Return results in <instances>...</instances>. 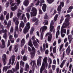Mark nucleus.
I'll use <instances>...</instances> for the list:
<instances>
[{
	"label": "nucleus",
	"mask_w": 73,
	"mask_h": 73,
	"mask_svg": "<svg viewBox=\"0 0 73 73\" xmlns=\"http://www.w3.org/2000/svg\"><path fill=\"white\" fill-rule=\"evenodd\" d=\"M47 57L46 56H45L44 58L42 66L40 70V73H42V72H43V71L44 70L45 68V67L46 68H48V64L47 62Z\"/></svg>",
	"instance_id": "obj_1"
},
{
	"label": "nucleus",
	"mask_w": 73,
	"mask_h": 73,
	"mask_svg": "<svg viewBox=\"0 0 73 73\" xmlns=\"http://www.w3.org/2000/svg\"><path fill=\"white\" fill-rule=\"evenodd\" d=\"M28 45L30 46V47L32 48V50L33 52L30 53V54H31V57L32 58H33L34 57H35V52H36V49L34 47H33V44H32V40H29Z\"/></svg>",
	"instance_id": "obj_2"
},
{
	"label": "nucleus",
	"mask_w": 73,
	"mask_h": 73,
	"mask_svg": "<svg viewBox=\"0 0 73 73\" xmlns=\"http://www.w3.org/2000/svg\"><path fill=\"white\" fill-rule=\"evenodd\" d=\"M1 28H2V30H1L0 31V34H2V33H4V35H3V38H4L5 40H6L7 39V33L8 32V30L7 29H5L4 30V27L3 25H1Z\"/></svg>",
	"instance_id": "obj_3"
},
{
	"label": "nucleus",
	"mask_w": 73,
	"mask_h": 73,
	"mask_svg": "<svg viewBox=\"0 0 73 73\" xmlns=\"http://www.w3.org/2000/svg\"><path fill=\"white\" fill-rule=\"evenodd\" d=\"M47 29V26H44L41 27L40 29V39L42 40L43 38V36H44V33L45 31Z\"/></svg>",
	"instance_id": "obj_4"
},
{
	"label": "nucleus",
	"mask_w": 73,
	"mask_h": 73,
	"mask_svg": "<svg viewBox=\"0 0 73 73\" xmlns=\"http://www.w3.org/2000/svg\"><path fill=\"white\" fill-rule=\"evenodd\" d=\"M69 25V23L68 22L67 24L63 23L62 26L61 27L60 31V33H66V29H64L65 28H66L67 26Z\"/></svg>",
	"instance_id": "obj_5"
},
{
	"label": "nucleus",
	"mask_w": 73,
	"mask_h": 73,
	"mask_svg": "<svg viewBox=\"0 0 73 73\" xmlns=\"http://www.w3.org/2000/svg\"><path fill=\"white\" fill-rule=\"evenodd\" d=\"M30 29V23L28 22L26 24V26L23 30V33L24 34H26L28 32Z\"/></svg>",
	"instance_id": "obj_6"
},
{
	"label": "nucleus",
	"mask_w": 73,
	"mask_h": 73,
	"mask_svg": "<svg viewBox=\"0 0 73 73\" xmlns=\"http://www.w3.org/2000/svg\"><path fill=\"white\" fill-rule=\"evenodd\" d=\"M31 11L32 12H31V17H32V16H36L37 13V9H36L35 8L33 7L32 8Z\"/></svg>",
	"instance_id": "obj_7"
},
{
	"label": "nucleus",
	"mask_w": 73,
	"mask_h": 73,
	"mask_svg": "<svg viewBox=\"0 0 73 73\" xmlns=\"http://www.w3.org/2000/svg\"><path fill=\"white\" fill-rule=\"evenodd\" d=\"M42 59V57L41 56H39V58H38L37 60V65L38 66H39V65L40 66H41V61Z\"/></svg>",
	"instance_id": "obj_8"
},
{
	"label": "nucleus",
	"mask_w": 73,
	"mask_h": 73,
	"mask_svg": "<svg viewBox=\"0 0 73 73\" xmlns=\"http://www.w3.org/2000/svg\"><path fill=\"white\" fill-rule=\"evenodd\" d=\"M65 17H66V19H65V22L64 23H65V24H68V23H69V24H70V23H69V17H70V15H67L65 16Z\"/></svg>",
	"instance_id": "obj_9"
},
{
	"label": "nucleus",
	"mask_w": 73,
	"mask_h": 73,
	"mask_svg": "<svg viewBox=\"0 0 73 73\" xmlns=\"http://www.w3.org/2000/svg\"><path fill=\"white\" fill-rule=\"evenodd\" d=\"M53 25H54V22H53V21H52L50 23V31L51 32H52V31H53V29L54 28Z\"/></svg>",
	"instance_id": "obj_10"
},
{
	"label": "nucleus",
	"mask_w": 73,
	"mask_h": 73,
	"mask_svg": "<svg viewBox=\"0 0 73 73\" xmlns=\"http://www.w3.org/2000/svg\"><path fill=\"white\" fill-rule=\"evenodd\" d=\"M30 64L32 67H34V66L35 67H36V62L35 60H31L30 63Z\"/></svg>",
	"instance_id": "obj_11"
},
{
	"label": "nucleus",
	"mask_w": 73,
	"mask_h": 73,
	"mask_svg": "<svg viewBox=\"0 0 73 73\" xmlns=\"http://www.w3.org/2000/svg\"><path fill=\"white\" fill-rule=\"evenodd\" d=\"M70 51H71V50H70V46H69L67 48L66 52V53L67 54V55H69V53L70 52Z\"/></svg>",
	"instance_id": "obj_12"
},
{
	"label": "nucleus",
	"mask_w": 73,
	"mask_h": 73,
	"mask_svg": "<svg viewBox=\"0 0 73 73\" xmlns=\"http://www.w3.org/2000/svg\"><path fill=\"white\" fill-rule=\"evenodd\" d=\"M19 49V45L17 44L15 45L13 48V50H14L15 52L17 53L18 51V49Z\"/></svg>",
	"instance_id": "obj_13"
},
{
	"label": "nucleus",
	"mask_w": 73,
	"mask_h": 73,
	"mask_svg": "<svg viewBox=\"0 0 73 73\" xmlns=\"http://www.w3.org/2000/svg\"><path fill=\"white\" fill-rule=\"evenodd\" d=\"M29 4V0H25V1L23 2L24 5L26 7Z\"/></svg>",
	"instance_id": "obj_14"
},
{
	"label": "nucleus",
	"mask_w": 73,
	"mask_h": 73,
	"mask_svg": "<svg viewBox=\"0 0 73 73\" xmlns=\"http://www.w3.org/2000/svg\"><path fill=\"white\" fill-rule=\"evenodd\" d=\"M25 44V40L24 38H23L21 41V46L22 47V46H23L24 44Z\"/></svg>",
	"instance_id": "obj_15"
},
{
	"label": "nucleus",
	"mask_w": 73,
	"mask_h": 73,
	"mask_svg": "<svg viewBox=\"0 0 73 73\" xmlns=\"http://www.w3.org/2000/svg\"><path fill=\"white\" fill-rule=\"evenodd\" d=\"M18 8V7L17 5H15L14 7H11V9L12 11H15V10H16Z\"/></svg>",
	"instance_id": "obj_16"
},
{
	"label": "nucleus",
	"mask_w": 73,
	"mask_h": 73,
	"mask_svg": "<svg viewBox=\"0 0 73 73\" xmlns=\"http://www.w3.org/2000/svg\"><path fill=\"white\" fill-rule=\"evenodd\" d=\"M11 23L12 22H11V20H9V21L8 22L7 27L8 28V29H9V27H11Z\"/></svg>",
	"instance_id": "obj_17"
},
{
	"label": "nucleus",
	"mask_w": 73,
	"mask_h": 73,
	"mask_svg": "<svg viewBox=\"0 0 73 73\" xmlns=\"http://www.w3.org/2000/svg\"><path fill=\"white\" fill-rule=\"evenodd\" d=\"M33 3H32L31 6L28 7L27 9V12H31V7H33Z\"/></svg>",
	"instance_id": "obj_18"
},
{
	"label": "nucleus",
	"mask_w": 73,
	"mask_h": 73,
	"mask_svg": "<svg viewBox=\"0 0 73 73\" xmlns=\"http://www.w3.org/2000/svg\"><path fill=\"white\" fill-rule=\"evenodd\" d=\"M46 4H43V7L42 8V10L44 12H45L46 11Z\"/></svg>",
	"instance_id": "obj_19"
},
{
	"label": "nucleus",
	"mask_w": 73,
	"mask_h": 73,
	"mask_svg": "<svg viewBox=\"0 0 73 73\" xmlns=\"http://www.w3.org/2000/svg\"><path fill=\"white\" fill-rule=\"evenodd\" d=\"M15 56L13 55L11 56V60H12V62L11 64L12 65H13L14 63V62L15 61Z\"/></svg>",
	"instance_id": "obj_20"
},
{
	"label": "nucleus",
	"mask_w": 73,
	"mask_h": 73,
	"mask_svg": "<svg viewBox=\"0 0 73 73\" xmlns=\"http://www.w3.org/2000/svg\"><path fill=\"white\" fill-rule=\"evenodd\" d=\"M25 26V24H24V23L23 21H21V23L20 24L19 27H21L22 28H24Z\"/></svg>",
	"instance_id": "obj_21"
},
{
	"label": "nucleus",
	"mask_w": 73,
	"mask_h": 73,
	"mask_svg": "<svg viewBox=\"0 0 73 73\" xmlns=\"http://www.w3.org/2000/svg\"><path fill=\"white\" fill-rule=\"evenodd\" d=\"M19 69V62H17L15 67V70H17Z\"/></svg>",
	"instance_id": "obj_22"
},
{
	"label": "nucleus",
	"mask_w": 73,
	"mask_h": 73,
	"mask_svg": "<svg viewBox=\"0 0 73 73\" xmlns=\"http://www.w3.org/2000/svg\"><path fill=\"white\" fill-rule=\"evenodd\" d=\"M33 44L35 48H38V45L37 42L35 41V42H33Z\"/></svg>",
	"instance_id": "obj_23"
},
{
	"label": "nucleus",
	"mask_w": 73,
	"mask_h": 73,
	"mask_svg": "<svg viewBox=\"0 0 73 73\" xmlns=\"http://www.w3.org/2000/svg\"><path fill=\"white\" fill-rule=\"evenodd\" d=\"M61 8L60 7H58L57 9V11H58V15H60L61 13Z\"/></svg>",
	"instance_id": "obj_24"
},
{
	"label": "nucleus",
	"mask_w": 73,
	"mask_h": 73,
	"mask_svg": "<svg viewBox=\"0 0 73 73\" xmlns=\"http://www.w3.org/2000/svg\"><path fill=\"white\" fill-rule=\"evenodd\" d=\"M60 35V31H57L56 34V38H57L58 36Z\"/></svg>",
	"instance_id": "obj_25"
},
{
	"label": "nucleus",
	"mask_w": 73,
	"mask_h": 73,
	"mask_svg": "<svg viewBox=\"0 0 73 73\" xmlns=\"http://www.w3.org/2000/svg\"><path fill=\"white\" fill-rule=\"evenodd\" d=\"M24 64H25V63L23 61L21 60L20 62V65H21L22 66V67H24Z\"/></svg>",
	"instance_id": "obj_26"
},
{
	"label": "nucleus",
	"mask_w": 73,
	"mask_h": 73,
	"mask_svg": "<svg viewBox=\"0 0 73 73\" xmlns=\"http://www.w3.org/2000/svg\"><path fill=\"white\" fill-rule=\"evenodd\" d=\"M8 36H9V39L10 40H11L13 39V38H12V37H13V36L12 35H11V33H10L9 32H8Z\"/></svg>",
	"instance_id": "obj_27"
},
{
	"label": "nucleus",
	"mask_w": 73,
	"mask_h": 73,
	"mask_svg": "<svg viewBox=\"0 0 73 73\" xmlns=\"http://www.w3.org/2000/svg\"><path fill=\"white\" fill-rule=\"evenodd\" d=\"M33 21H36V23H37V22L38 21V19L36 18V17L34 18L33 19Z\"/></svg>",
	"instance_id": "obj_28"
},
{
	"label": "nucleus",
	"mask_w": 73,
	"mask_h": 73,
	"mask_svg": "<svg viewBox=\"0 0 73 73\" xmlns=\"http://www.w3.org/2000/svg\"><path fill=\"white\" fill-rule=\"evenodd\" d=\"M22 14V13H18L17 15V17H18V18H20H20H21V16H21Z\"/></svg>",
	"instance_id": "obj_29"
},
{
	"label": "nucleus",
	"mask_w": 73,
	"mask_h": 73,
	"mask_svg": "<svg viewBox=\"0 0 73 73\" xmlns=\"http://www.w3.org/2000/svg\"><path fill=\"white\" fill-rule=\"evenodd\" d=\"M68 40H73L72 36L71 35H70L68 36Z\"/></svg>",
	"instance_id": "obj_30"
},
{
	"label": "nucleus",
	"mask_w": 73,
	"mask_h": 73,
	"mask_svg": "<svg viewBox=\"0 0 73 73\" xmlns=\"http://www.w3.org/2000/svg\"><path fill=\"white\" fill-rule=\"evenodd\" d=\"M58 14H56L54 18V21H56V20H57V19L58 17Z\"/></svg>",
	"instance_id": "obj_31"
},
{
	"label": "nucleus",
	"mask_w": 73,
	"mask_h": 73,
	"mask_svg": "<svg viewBox=\"0 0 73 73\" xmlns=\"http://www.w3.org/2000/svg\"><path fill=\"white\" fill-rule=\"evenodd\" d=\"M64 57H65V51H64L63 53L62 57H61V61H62V60H63L64 59Z\"/></svg>",
	"instance_id": "obj_32"
},
{
	"label": "nucleus",
	"mask_w": 73,
	"mask_h": 73,
	"mask_svg": "<svg viewBox=\"0 0 73 73\" xmlns=\"http://www.w3.org/2000/svg\"><path fill=\"white\" fill-rule=\"evenodd\" d=\"M64 2H60V5L59 6H58V7H60V8H61V6H62V7H64Z\"/></svg>",
	"instance_id": "obj_33"
},
{
	"label": "nucleus",
	"mask_w": 73,
	"mask_h": 73,
	"mask_svg": "<svg viewBox=\"0 0 73 73\" xmlns=\"http://www.w3.org/2000/svg\"><path fill=\"white\" fill-rule=\"evenodd\" d=\"M49 36L50 37H52V33H51L49 32V33H48L46 35V36Z\"/></svg>",
	"instance_id": "obj_34"
},
{
	"label": "nucleus",
	"mask_w": 73,
	"mask_h": 73,
	"mask_svg": "<svg viewBox=\"0 0 73 73\" xmlns=\"http://www.w3.org/2000/svg\"><path fill=\"white\" fill-rule=\"evenodd\" d=\"M7 58V56H6V55L5 54H4L2 56V60H4Z\"/></svg>",
	"instance_id": "obj_35"
},
{
	"label": "nucleus",
	"mask_w": 73,
	"mask_h": 73,
	"mask_svg": "<svg viewBox=\"0 0 73 73\" xmlns=\"http://www.w3.org/2000/svg\"><path fill=\"white\" fill-rule=\"evenodd\" d=\"M44 19H48V14L47 13H46L44 17Z\"/></svg>",
	"instance_id": "obj_36"
},
{
	"label": "nucleus",
	"mask_w": 73,
	"mask_h": 73,
	"mask_svg": "<svg viewBox=\"0 0 73 73\" xmlns=\"http://www.w3.org/2000/svg\"><path fill=\"white\" fill-rule=\"evenodd\" d=\"M34 30H35V29L34 28L32 27L31 29L30 33V34H31V35H32L33 34V32Z\"/></svg>",
	"instance_id": "obj_37"
},
{
	"label": "nucleus",
	"mask_w": 73,
	"mask_h": 73,
	"mask_svg": "<svg viewBox=\"0 0 73 73\" xmlns=\"http://www.w3.org/2000/svg\"><path fill=\"white\" fill-rule=\"evenodd\" d=\"M31 40L33 41V42H35V41H36V40H35V36H33L31 38Z\"/></svg>",
	"instance_id": "obj_38"
},
{
	"label": "nucleus",
	"mask_w": 73,
	"mask_h": 73,
	"mask_svg": "<svg viewBox=\"0 0 73 73\" xmlns=\"http://www.w3.org/2000/svg\"><path fill=\"white\" fill-rule=\"evenodd\" d=\"M12 69L13 70V71L11 70H9L10 73H14V72H15V68H12Z\"/></svg>",
	"instance_id": "obj_39"
},
{
	"label": "nucleus",
	"mask_w": 73,
	"mask_h": 73,
	"mask_svg": "<svg viewBox=\"0 0 73 73\" xmlns=\"http://www.w3.org/2000/svg\"><path fill=\"white\" fill-rule=\"evenodd\" d=\"M49 4H51L53 2L54 0H47Z\"/></svg>",
	"instance_id": "obj_40"
},
{
	"label": "nucleus",
	"mask_w": 73,
	"mask_h": 73,
	"mask_svg": "<svg viewBox=\"0 0 73 73\" xmlns=\"http://www.w3.org/2000/svg\"><path fill=\"white\" fill-rule=\"evenodd\" d=\"M0 19L1 20H4V17L3 16V15L2 14L0 18Z\"/></svg>",
	"instance_id": "obj_41"
},
{
	"label": "nucleus",
	"mask_w": 73,
	"mask_h": 73,
	"mask_svg": "<svg viewBox=\"0 0 73 73\" xmlns=\"http://www.w3.org/2000/svg\"><path fill=\"white\" fill-rule=\"evenodd\" d=\"M3 71H4V70H5V72H6L7 70V69H8V66H5L4 67H3Z\"/></svg>",
	"instance_id": "obj_42"
},
{
	"label": "nucleus",
	"mask_w": 73,
	"mask_h": 73,
	"mask_svg": "<svg viewBox=\"0 0 73 73\" xmlns=\"http://www.w3.org/2000/svg\"><path fill=\"white\" fill-rule=\"evenodd\" d=\"M53 53H56V46H55V47L53 48Z\"/></svg>",
	"instance_id": "obj_43"
},
{
	"label": "nucleus",
	"mask_w": 73,
	"mask_h": 73,
	"mask_svg": "<svg viewBox=\"0 0 73 73\" xmlns=\"http://www.w3.org/2000/svg\"><path fill=\"white\" fill-rule=\"evenodd\" d=\"M22 29H21V27H19V30L17 31L18 33H20L19 32H22Z\"/></svg>",
	"instance_id": "obj_44"
},
{
	"label": "nucleus",
	"mask_w": 73,
	"mask_h": 73,
	"mask_svg": "<svg viewBox=\"0 0 73 73\" xmlns=\"http://www.w3.org/2000/svg\"><path fill=\"white\" fill-rule=\"evenodd\" d=\"M43 23H45L44 25H47L48 24V21L47 20H46L45 21H44Z\"/></svg>",
	"instance_id": "obj_45"
},
{
	"label": "nucleus",
	"mask_w": 73,
	"mask_h": 73,
	"mask_svg": "<svg viewBox=\"0 0 73 73\" xmlns=\"http://www.w3.org/2000/svg\"><path fill=\"white\" fill-rule=\"evenodd\" d=\"M52 36H48V41H51L52 40Z\"/></svg>",
	"instance_id": "obj_46"
},
{
	"label": "nucleus",
	"mask_w": 73,
	"mask_h": 73,
	"mask_svg": "<svg viewBox=\"0 0 73 73\" xmlns=\"http://www.w3.org/2000/svg\"><path fill=\"white\" fill-rule=\"evenodd\" d=\"M9 13H8L6 15V19L7 20H8V19H9Z\"/></svg>",
	"instance_id": "obj_47"
},
{
	"label": "nucleus",
	"mask_w": 73,
	"mask_h": 73,
	"mask_svg": "<svg viewBox=\"0 0 73 73\" xmlns=\"http://www.w3.org/2000/svg\"><path fill=\"white\" fill-rule=\"evenodd\" d=\"M48 61L49 62H50V64H52V59L50 58H48Z\"/></svg>",
	"instance_id": "obj_48"
},
{
	"label": "nucleus",
	"mask_w": 73,
	"mask_h": 73,
	"mask_svg": "<svg viewBox=\"0 0 73 73\" xmlns=\"http://www.w3.org/2000/svg\"><path fill=\"white\" fill-rule=\"evenodd\" d=\"M5 47V44H2V45L1 46V48L3 49Z\"/></svg>",
	"instance_id": "obj_49"
},
{
	"label": "nucleus",
	"mask_w": 73,
	"mask_h": 73,
	"mask_svg": "<svg viewBox=\"0 0 73 73\" xmlns=\"http://www.w3.org/2000/svg\"><path fill=\"white\" fill-rule=\"evenodd\" d=\"M23 70L24 68L22 67L21 68L20 71V73H23Z\"/></svg>",
	"instance_id": "obj_50"
},
{
	"label": "nucleus",
	"mask_w": 73,
	"mask_h": 73,
	"mask_svg": "<svg viewBox=\"0 0 73 73\" xmlns=\"http://www.w3.org/2000/svg\"><path fill=\"white\" fill-rule=\"evenodd\" d=\"M24 18L25 17V14H23L21 17H21L20 18V20H23V18H24Z\"/></svg>",
	"instance_id": "obj_51"
},
{
	"label": "nucleus",
	"mask_w": 73,
	"mask_h": 73,
	"mask_svg": "<svg viewBox=\"0 0 73 73\" xmlns=\"http://www.w3.org/2000/svg\"><path fill=\"white\" fill-rule=\"evenodd\" d=\"M25 67L27 69H29V65L28 63H26L25 64Z\"/></svg>",
	"instance_id": "obj_52"
},
{
	"label": "nucleus",
	"mask_w": 73,
	"mask_h": 73,
	"mask_svg": "<svg viewBox=\"0 0 73 73\" xmlns=\"http://www.w3.org/2000/svg\"><path fill=\"white\" fill-rule=\"evenodd\" d=\"M72 64H70V65L69 67V70L70 72H71V70L72 69Z\"/></svg>",
	"instance_id": "obj_53"
},
{
	"label": "nucleus",
	"mask_w": 73,
	"mask_h": 73,
	"mask_svg": "<svg viewBox=\"0 0 73 73\" xmlns=\"http://www.w3.org/2000/svg\"><path fill=\"white\" fill-rule=\"evenodd\" d=\"M26 14L27 18H28V20H29V17H30L29 13H26Z\"/></svg>",
	"instance_id": "obj_54"
},
{
	"label": "nucleus",
	"mask_w": 73,
	"mask_h": 73,
	"mask_svg": "<svg viewBox=\"0 0 73 73\" xmlns=\"http://www.w3.org/2000/svg\"><path fill=\"white\" fill-rule=\"evenodd\" d=\"M9 2H7L6 4V8H8V6H9Z\"/></svg>",
	"instance_id": "obj_55"
},
{
	"label": "nucleus",
	"mask_w": 73,
	"mask_h": 73,
	"mask_svg": "<svg viewBox=\"0 0 73 73\" xmlns=\"http://www.w3.org/2000/svg\"><path fill=\"white\" fill-rule=\"evenodd\" d=\"M3 24L4 25H7V21L6 20H4L3 22Z\"/></svg>",
	"instance_id": "obj_56"
},
{
	"label": "nucleus",
	"mask_w": 73,
	"mask_h": 73,
	"mask_svg": "<svg viewBox=\"0 0 73 73\" xmlns=\"http://www.w3.org/2000/svg\"><path fill=\"white\" fill-rule=\"evenodd\" d=\"M18 20V19L17 17H14L13 18V21L15 22L16 20Z\"/></svg>",
	"instance_id": "obj_57"
},
{
	"label": "nucleus",
	"mask_w": 73,
	"mask_h": 73,
	"mask_svg": "<svg viewBox=\"0 0 73 73\" xmlns=\"http://www.w3.org/2000/svg\"><path fill=\"white\" fill-rule=\"evenodd\" d=\"M27 60V57L25 56H23V61H26V60Z\"/></svg>",
	"instance_id": "obj_58"
},
{
	"label": "nucleus",
	"mask_w": 73,
	"mask_h": 73,
	"mask_svg": "<svg viewBox=\"0 0 73 73\" xmlns=\"http://www.w3.org/2000/svg\"><path fill=\"white\" fill-rule=\"evenodd\" d=\"M23 21L25 23H26L27 22V18L26 17H24L23 18Z\"/></svg>",
	"instance_id": "obj_59"
},
{
	"label": "nucleus",
	"mask_w": 73,
	"mask_h": 73,
	"mask_svg": "<svg viewBox=\"0 0 73 73\" xmlns=\"http://www.w3.org/2000/svg\"><path fill=\"white\" fill-rule=\"evenodd\" d=\"M52 68L53 70H55V69H56V66L54 65H53L52 66Z\"/></svg>",
	"instance_id": "obj_60"
},
{
	"label": "nucleus",
	"mask_w": 73,
	"mask_h": 73,
	"mask_svg": "<svg viewBox=\"0 0 73 73\" xmlns=\"http://www.w3.org/2000/svg\"><path fill=\"white\" fill-rule=\"evenodd\" d=\"M10 18H12L13 16V12H11L10 13Z\"/></svg>",
	"instance_id": "obj_61"
},
{
	"label": "nucleus",
	"mask_w": 73,
	"mask_h": 73,
	"mask_svg": "<svg viewBox=\"0 0 73 73\" xmlns=\"http://www.w3.org/2000/svg\"><path fill=\"white\" fill-rule=\"evenodd\" d=\"M13 32V27L12 26L11 28L10 32L12 33Z\"/></svg>",
	"instance_id": "obj_62"
},
{
	"label": "nucleus",
	"mask_w": 73,
	"mask_h": 73,
	"mask_svg": "<svg viewBox=\"0 0 73 73\" xmlns=\"http://www.w3.org/2000/svg\"><path fill=\"white\" fill-rule=\"evenodd\" d=\"M61 36L62 37V38H63V37H64L65 36V35L64 34H63L62 33H61Z\"/></svg>",
	"instance_id": "obj_63"
},
{
	"label": "nucleus",
	"mask_w": 73,
	"mask_h": 73,
	"mask_svg": "<svg viewBox=\"0 0 73 73\" xmlns=\"http://www.w3.org/2000/svg\"><path fill=\"white\" fill-rule=\"evenodd\" d=\"M15 1L17 2L18 4H19L20 3L21 1L20 0H15Z\"/></svg>",
	"instance_id": "obj_64"
}]
</instances>
